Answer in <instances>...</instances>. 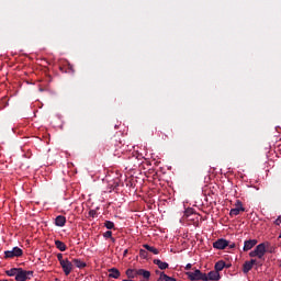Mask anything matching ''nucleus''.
<instances>
[{"instance_id":"obj_34","label":"nucleus","mask_w":281,"mask_h":281,"mask_svg":"<svg viewBox=\"0 0 281 281\" xmlns=\"http://www.w3.org/2000/svg\"><path fill=\"white\" fill-rule=\"evenodd\" d=\"M126 254H128V249H125V250H124L123 256L126 257Z\"/></svg>"},{"instance_id":"obj_31","label":"nucleus","mask_w":281,"mask_h":281,"mask_svg":"<svg viewBox=\"0 0 281 281\" xmlns=\"http://www.w3.org/2000/svg\"><path fill=\"white\" fill-rule=\"evenodd\" d=\"M229 249H234L236 247V244L228 245Z\"/></svg>"},{"instance_id":"obj_29","label":"nucleus","mask_w":281,"mask_h":281,"mask_svg":"<svg viewBox=\"0 0 281 281\" xmlns=\"http://www.w3.org/2000/svg\"><path fill=\"white\" fill-rule=\"evenodd\" d=\"M184 269L186 271H190V269H192V263H188Z\"/></svg>"},{"instance_id":"obj_21","label":"nucleus","mask_w":281,"mask_h":281,"mask_svg":"<svg viewBox=\"0 0 281 281\" xmlns=\"http://www.w3.org/2000/svg\"><path fill=\"white\" fill-rule=\"evenodd\" d=\"M112 236H113V232H111V231H106V232L104 233V238H111V240H112L113 243H115V238H113Z\"/></svg>"},{"instance_id":"obj_4","label":"nucleus","mask_w":281,"mask_h":281,"mask_svg":"<svg viewBox=\"0 0 281 281\" xmlns=\"http://www.w3.org/2000/svg\"><path fill=\"white\" fill-rule=\"evenodd\" d=\"M60 267L65 273V276H69L71 271H74V263L69 261V259H65V261H61Z\"/></svg>"},{"instance_id":"obj_1","label":"nucleus","mask_w":281,"mask_h":281,"mask_svg":"<svg viewBox=\"0 0 281 281\" xmlns=\"http://www.w3.org/2000/svg\"><path fill=\"white\" fill-rule=\"evenodd\" d=\"M266 254H267V246L265 243H262L256 246V248L249 252V256L250 258H259V260H262Z\"/></svg>"},{"instance_id":"obj_7","label":"nucleus","mask_w":281,"mask_h":281,"mask_svg":"<svg viewBox=\"0 0 281 281\" xmlns=\"http://www.w3.org/2000/svg\"><path fill=\"white\" fill-rule=\"evenodd\" d=\"M206 279L211 280V281H218V280H221V273L216 270L210 271L206 274Z\"/></svg>"},{"instance_id":"obj_25","label":"nucleus","mask_w":281,"mask_h":281,"mask_svg":"<svg viewBox=\"0 0 281 281\" xmlns=\"http://www.w3.org/2000/svg\"><path fill=\"white\" fill-rule=\"evenodd\" d=\"M249 262L251 263L252 267H254V265H257L258 267H262V263L258 262V260H256V259H251V260H249Z\"/></svg>"},{"instance_id":"obj_3","label":"nucleus","mask_w":281,"mask_h":281,"mask_svg":"<svg viewBox=\"0 0 281 281\" xmlns=\"http://www.w3.org/2000/svg\"><path fill=\"white\" fill-rule=\"evenodd\" d=\"M23 256V250L19 247H14L13 250H7L4 252V258H20Z\"/></svg>"},{"instance_id":"obj_9","label":"nucleus","mask_w":281,"mask_h":281,"mask_svg":"<svg viewBox=\"0 0 281 281\" xmlns=\"http://www.w3.org/2000/svg\"><path fill=\"white\" fill-rule=\"evenodd\" d=\"M108 272H109L108 278H113L114 280H117L120 276H122V273L117 268H111L108 270Z\"/></svg>"},{"instance_id":"obj_27","label":"nucleus","mask_w":281,"mask_h":281,"mask_svg":"<svg viewBox=\"0 0 281 281\" xmlns=\"http://www.w3.org/2000/svg\"><path fill=\"white\" fill-rule=\"evenodd\" d=\"M98 214V212L95 210H91L89 211V216H91L92 218Z\"/></svg>"},{"instance_id":"obj_33","label":"nucleus","mask_w":281,"mask_h":281,"mask_svg":"<svg viewBox=\"0 0 281 281\" xmlns=\"http://www.w3.org/2000/svg\"><path fill=\"white\" fill-rule=\"evenodd\" d=\"M268 251L269 254H273V251H276V248H270Z\"/></svg>"},{"instance_id":"obj_24","label":"nucleus","mask_w":281,"mask_h":281,"mask_svg":"<svg viewBox=\"0 0 281 281\" xmlns=\"http://www.w3.org/2000/svg\"><path fill=\"white\" fill-rule=\"evenodd\" d=\"M104 225H105L106 229H113V227H115V224H113V222H111V221H106L104 223Z\"/></svg>"},{"instance_id":"obj_30","label":"nucleus","mask_w":281,"mask_h":281,"mask_svg":"<svg viewBox=\"0 0 281 281\" xmlns=\"http://www.w3.org/2000/svg\"><path fill=\"white\" fill-rule=\"evenodd\" d=\"M276 225H280L281 224V215L276 220Z\"/></svg>"},{"instance_id":"obj_28","label":"nucleus","mask_w":281,"mask_h":281,"mask_svg":"<svg viewBox=\"0 0 281 281\" xmlns=\"http://www.w3.org/2000/svg\"><path fill=\"white\" fill-rule=\"evenodd\" d=\"M24 274L26 276V279H27L29 276H34V271H26V270H24Z\"/></svg>"},{"instance_id":"obj_35","label":"nucleus","mask_w":281,"mask_h":281,"mask_svg":"<svg viewBox=\"0 0 281 281\" xmlns=\"http://www.w3.org/2000/svg\"><path fill=\"white\" fill-rule=\"evenodd\" d=\"M190 212H192V209L188 210V211H187V214L190 213Z\"/></svg>"},{"instance_id":"obj_5","label":"nucleus","mask_w":281,"mask_h":281,"mask_svg":"<svg viewBox=\"0 0 281 281\" xmlns=\"http://www.w3.org/2000/svg\"><path fill=\"white\" fill-rule=\"evenodd\" d=\"M240 212H245V207H243V202L240 200H237L236 207L231 210V216H238Z\"/></svg>"},{"instance_id":"obj_11","label":"nucleus","mask_w":281,"mask_h":281,"mask_svg":"<svg viewBox=\"0 0 281 281\" xmlns=\"http://www.w3.org/2000/svg\"><path fill=\"white\" fill-rule=\"evenodd\" d=\"M136 276H143L146 280H150V271L144 270V269H138L135 271Z\"/></svg>"},{"instance_id":"obj_26","label":"nucleus","mask_w":281,"mask_h":281,"mask_svg":"<svg viewBox=\"0 0 281 281\" xmlns=\"http://www.w3.org/2000/svg\"><path fill=\"white\" fill-rule=\"evenodd\" d=\"M57 260L59 261V265H63V262H65V259H63V254L57 255Z\"/></svg>"},{"instance_id":"obj_15","label":"nucleus","mask_w":281,"mask_h":281,"mask_svg":"<svg viewBox=\"0 0 281 281\" xmlns=\"http://www.w3.org/2000/svg\"><path fill=\"white\" fill-rule=\"evenodd\" d=\"M254 269V266L250 263V261H245L243 265V272L248 273Z\"/></svg>"},{"instance_id":"obj_14","label":"nucleus","mask_w":281,"mask_h":281,"mask_svg":"<svg viewBox=\"0 0 281 281\" xmlns=\"http://www.w3.org/2000/svg\"><path fill=\"white\" fill-rule=\"evenodd\" d=\"M143 247H144V249H146L147 251H150L155 256H157V254H159V249H157L148 244L143 245Z\"/></svg>"},{"instance_id":"obj_6","label":"nucleus","mask_w":281,"mask_h":281,"mask_svg":"<svg viewBox=\"0 0 281 281\" xmlns=\"http://www.w3.org/2000/svg\"><path fill=\"white\" fill-rule=\"evenodd\" d=\"M229 246V241H227L224 238L217 239L216 241L213 243L214 249H225V247Z\"/></svg>"},{"instance_id":"obj_13","label":"nucleus","mask_w":281,"mask_h":281,"mask_svg":"<svg viewBox=\"0 0 281 281\" xmlns=\"http://www.w3.org/2000/svg\"><path fill=\"white\" fill-rule=\"evenodd\" d=\"M154 265H157L158 269H161V271L168 269V262H164L159 259H154Z\"/></svg>"},{"instance_id":"obj_8","label":"nucleus","mask_w":281,"mask_h":281,"mask_svg":"<svg viewBox=\"0 0 281 281\" xmlns=\"http://www.w3.org/2000/svg\"><path fill=\"white\" fill-rule=\"evenodd\" d=\"M256 245H258V240L256 239L246 240L244 244V251H249V249H254Z\"/></svg>"},{"instance_id":"obj_32","label":"nucleus","mask_w":281,"mask_h":281,"mask_svg":"<svg viewBox=\"0 0 281 281\" xmlns=\"http://www.w3.org/2000/svg\"><path fill=\"white\" fill-rule=\"evenodd\" d=\"M157 281H166V279H164V277H161V272H160V277L158 278Z\"/></svg>"},{"instance_id":"obj_36","label":"nucleus","mask_w":281,"mask_h":281,"mask_svg":"<svg viewBox=\"0 0 281 281\" xmlns=\"http://www.w3.org/2000/svg\"><path fill=\"white\" fill-rule=\"evenodd\" d=\"M225 267H226V269H229V265H226Z\"/></svg>"},{"instance_id":"obj_20","label":"nucleus","mask_w":281,"mask_h":281,"mask_svg":"<svg viewBox=\"0 0 281 281\" xmlns=\"http://www.w3.org/2000/svg\"><path fill=\"white\" fill-rule=\"evenodd\" d=\"M135 271H137V270L127 269L126 272H125V274L127 276V278H128L130 280H133V278H135V277L137 276V274L135 273Z\"/></svg>"},{"instance_id":"obj_18","label":"nucleus","mask_w":281,"mask_h":281,"mask_svg":"<svg viewBox=\"0 0 281 281\" xmlns=\"http://www.w3.org/2000/svg\"><path fill=\"white\" fill-rule=\"evenodd\" d=\"M225 269V261L221 260L215 263V271H223Z\"/></svg>"},{"instance_id":"obj_22","label":"nucleus","mask_w":281,"mask_h":281,"mask_svg":"<svg viewBox=\"0 0 281 281\" xmlns=\"http://www.w3.org/2000/svg\"><path fill=\"white\" fill-rule=\"evenodd\" d=\"M139 256L140 258H143L144 260H146L148 258V251L140 249L139 250Z\"/></svg>"},{"instance_id":"obj_17","label":"nucleus","mask_w":281,"mask_h":281,"mask_svg":"<svg viewBox=\"0 0 281 281\" xmlns=\"http://www.w3.org/2000/svg\"><path fill=\"white\" fill-rule=\"evenodd\" d=\"M55 245H56L57 249H59V251H66V249H67V245H65V243H63L60 240H56Z\"/></svg>"},{"instance_id":"obj_23","label":"nucleus","mask_w":281,"mask_h":281,"mask_svg":"<svg viewBox=\"0 0 281 281\" xmlns=\"http://www.w3.org/2000/svg\"><path fill=\"white\" fill-rule=\"evenodd\" d=\"M161 278H164L165 281H177V279L168 277V274H165L164 272H161Z\"/></svg>"},{"instance_id":"obj_12","label":"nucleus","mask_w":281,"mask_h":281,"mask_svg":"<svg viewBox=\"0 0 281 281\" xmlns=\"http://www.w3.org/2000/svg\"><path fill=\"white\" fill-rule=\"evenodd\" d=\"M65 223H67V218H65L63 215L57 216L55 220L57 227H64Z\"/></svg>"},{"instance_id":"obj_16","label":"nucleus","mask_w":281,"mask_h":281,"mask_svg":"<svg viewBox=\"0 0 281 281\" xmlns=\"http://www.w3.org/2000/svg\"><path fill=\"white\" fill-rule=\"evenodd\" d=\"M72 262L78 269H85L87 267V263L80 259H74Z\"/></svg>"},{"instance_id":"obj_2","label":"nucleus","mask_w":281,"mask_h":281,"mask_svg":"<svg viewBox=\"0 0 281 281\" xmlns=\"http://www.w3.org/2000/svg\"><path fill=\"white\" fill-rule=\"evenodd\" d=\"M187 276L191 281H199V280L207 281V274L201 272V270L199 269L194 270V272H187Z\"/></svg>"},{"instance_id":"obj_10","label":"nucleus","mask_w":281,"mask_h":281,"mask_svg":"<svg viewBox=\"0 0 281 281\" xmlns=\"http://www.w3.org/2000/svg\"><path fill=\"white\" fill-rule=\"evenodd\" d=\"M27 277L25 276V270L23 268H20V270L16 273L15 281H26Z\"/></svg>"},{"instance_id":"obj_19","label":"nucleus","mask_w":281,"mask_h":281,"mask_svg":"<svg viewBox=\"0 0 281 281\" xmlns=\"http://www.w3.org/2000/svg\"><path fill=\"white\" fill-rule=\"evenodd\" d=\"M20 270H21V268H12L10 270H7L5 273L9 277L15 276V278H16V274L19 273Z\"/></svg>"}]
</instances>
